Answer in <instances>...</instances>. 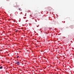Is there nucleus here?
Instances as JSON below:
<instances>
[{"mask_svg":"<svg viewBox=\"0 0 74 74\" xmlns=\"http://www.w3.org/2000/svg\"><path fill=\"white\" fill-rule=\"evenodd\" d=\"M19 10H20V11H22V9H21V8H19Z\"/></svg>","mask_w":74,"mask_h":74,"instance_id":"nucleus-4","label":"nucleus"},{"mask_svg":"<svg viewBox=\"0 0 74 74\" xmlns=\"http://www.w3.org/2000/svg\"><path fill=\"white\" fill-rule=\"evenodd\" d=\"M37 27H38V26H37Z\"/></svg>","mask_w":74,"mask_h":74,"instance_id":"nucleus-10","label":"nucleus"},{"mask_svg":"<svg viewBox=\"0 0 74 74\" xmlns=\"http://www.w3.org/2000/svg\"><path fill=\"white\" fill-rule=\"evenodd\" d=\"M18 57L19 56H18L17 57H16V58H18Z\"/></svg>","mask_w":74,"mask_h":74,"instance_id":"nucleus-8","label":"nucleus"},{"mask_svg":"<svg viewBox=\"0 0 74 74\" xmlns=\"http://www.w3.org/2000/svg\"><path fill=\"white\" fill-rule=\"evenodd\" d=\"M7 1H9V0H7Z\"/></svg>","mask_w":74,"mask_h":74,"instance_id":"nucleus-9","label":"nucleus"},{"mask_svg":"<svg viewBox=\"0 0 74 74\" xmlns=\"http://www.w3.org/2000/svg\"><path fill=\"white\" fill-rule=\"evenodd\" d=\"M16 64H17V65H19L20 64V62H16L15 63Z\"/></svg>","mask_w":74,"mask_h":74,"instance_id":"nucleus-1","label":"nucleus"},{"mask_svg":"<svg viewBox=\"0 0 74 74\" xmlns=\"http://www.w3.org/2000/svg\"><path fill=\"white\" fill-rule=\"evenodd\" d=\"M71 29H73V28H74V26H73V25L71 26Z\"/></svg>","mask_w":74,"mask_h":74,"instance_id":"nucleus-3","label":"nucleus"},{"mask_svg":"<svg viewBox=\"0 0 74 74\" xmlns=\"http://www.w3.org/2000/svg\"><path fill=\"white\" fill-rule=\"evenodd\" d=\"M8 21H11V19H8Z\"/></svg>","mask_w":74,"mask_h":74,"instance_id":"nucleus-6","label":"nucleus"},{"mask_svg":"<svg viewBox=\"0 0 74 74\" xmlns=\"http://www.w3.org/2000/svg\"><path fill=\"white\" fill-rule=\"evenodd\" d=\"M2 68H3V67L2 66L0 67V69H2Z\"/></svg>","mask_w":74,"mask_h":74,"instance_id":"nucleus-5","label":"nucleus"},{"mask_svg":"<svg viewBox=\"0 0 74 74\" xmlns=\"http://www.w3.org/2000/svg\"><path fill=\"white\" fill-rule=\"evenodd\" d=\"M17 32H18V30H16V31H15V32H16V33H17Z\"/></svg>","mask_w":74,"mask_h":74,"instance_id":"nucleus-7","label":"nucleus"},{"mask_svg":"<svg viewBox=\"0 0 74 74\" xmlns=\"http://www.w3.org/2000/svg\"><path fill=\"white\" fill-rule=\"evenodd\" d=\"M16 5H17V4L16 3L14 4L13 5V6L14 7H16Z\"/></svg>","mask_w":74,"mask_h":74,"instance_id":"nucleus-2","label":"nucleus"}]
</instances>
